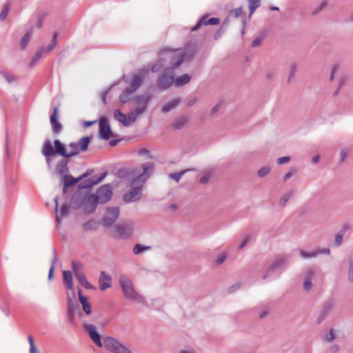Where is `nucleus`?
I'll list each match as a JSON object with an SVG mask.
<instances>
[{
  "instance_id": "1",
  "label": "nucleus",
  "mask_w": 353,
  "mask_h": 353,
  "mask_svg": "<svg viewBox=\"0 0 353 353\" xmlns=\"http://www.w3.org/2000/svg\"><path fill=\"white\" fill-rule=\"evenodd\" d=\"M159 56L160 57L157 62L151 68L152 72H157L160 70L166 65V62L171 65L172 69H177L184 61L186 53L180 54L178 50L163 49L161 50Z\"/></svg>"
},
{
  "instance_id": "2",
  "label": "nucleus",
  "mask_w": 353,
  "mask_h": 353,
  "mask_svg": "<svg viewBox=\"0 0 353 353\" xmlns=\"http://www.w3.org/2000/svg\"><path fill=\"white\" fill-rule=\"evenodd\" d=\"M154 163L149 162L143 164L140 167H137L132 169L130 173L134 176L137 174L131 181L130 187L132 189L142 190V187L145 183L146 181L151 176L154 170Z\"/></svg>"
},
{
  "instance_id": "3",
  "label": "nucleus",
  "mask_w": 353,
  "mask_h": 353,
  "mask_svg": "<svg viewBox=\"0 0 353 353\" xmlns=\"http://www.w3.org/2000/svg\"><path fill=\"white\" fill-rule=\"evenodd\" d=\"M119 282L125 299L139 303L145 301L143 297L134 290L132 282L128 277L121 275Z\"/></svg>"
},
{
  "instance_id": "4",
  "label": "nucleus",
  "mask_w": 353,
  "mask_h": 353,
  "mask_svg": "<svg viewBox=\"0 0 353 353\" xmlns=\"http://www.w3.org/2000/svg\"><path fill=\"white\" fill-rule=\"evenodd\" d=\"M103 346L111 353H133L130 348L112 336L103 338Z\"/></svg>"
},
{
  "instance_id": "5",
  "label": "nucleus",
  "mask_w": 353,
  "mask_h": 353,
  "mask_svg": "<svg viewBox=\"0 0 353 353\" xmlns=\"http://www.w3.org/2000/svg\"><path fill=\"white\" fill-rule=\"evenodd\" d=\"M172 67L165 68L163 72L159 77L157 86L161 90H165L175 83Z\"/></svg>"
},
{
  "instance_id": "6",
  "label": "nucleus",
  "mask_w": 353,
  "mask_h": 353,
  "mask_svg": "<svg viewBox=\"0 0 353 353\" xmlns=\"http://www.w3.org/2000/svg\"><path fill=\"white\" fill-rule=\"evenodd\" d=\"M91 137L86 136L81 138L78 142H71L68 145L70 150L68 152V158L77 156L80 152H85L88 150L90 143Z\"/></svg>"
},
{
  "instance_id": "7",
  "label": "nucleus",
  "mask_w": 353,
  "mask_h": 353,
  "mask_svg": "<svg viewBox=\"0 0 353 353\" xmlns=\"http://www.w3.org/2000/svg\"><path fill=\"white\" fill-rule=\"evenodd\" d=\"M77 315L80 319L84 316L77 303H74L70 297L67 299V319L70 324L74 323V317Z\"/></svg>"
},
{
  "instance_id": "8",
  "label": "nucleus",
  "mask_w": 353,
  "mask_h": 353,
  "mask_svg": "<svg viewBox=\"0 0 353 353\" xmlns=\"http://www.w3.org/2000/svg\"><path fill=\"white\" fill-rule=\"evenodd\" d=\"M114 230L117 233L116 238L128 239L133 234L134 226L132 223H123L116 225L114 227Z\"/></svg>"
},
{
  "instance_id": "9",
  "label": "nucleus",
  "mask_w": 353,
  "mask_h": 353,
  "mask_svg": "<svg viewBox=\"0 0 353 353\" xmlns=\"http://www.w3.org/2000/svg\"><path fill=\"white\" fill-rule=\"evenodd\" d=\"M100 204H104L108 202L112 196V188L110 184H105L100 186L94 195Z\"/></svg>"
},
{
  "instance_id": "10",
  "label": "nucleus",
  "mask_w": 353,
  "mask_h": 353,
  "mask_svg": "<svg viewBox=\"0 0 353 353\" xmlns=\"http://www.w3.org/2000/svg\"><path fill=\"white\" fill-rule=\"evenodd\" d=\"M288 260V256L285 254H281L277 256L270 265V267L267 269L265 275L263 276V279H265L268 276L273 274L277 270L284 267Z\"/></svg>"
},
{
  "instance_id": "11",
  "label": "nucleus",
  "mask_w": 353,
  "mask_h": 353,
  "mask_svg": "<svg viewBox=\"0 0 353 353\" xmlns=\"http://www.w3.org/2000/svg\"><path fill=\"white\" fill-rule=\"evenodd\" d=\"M119 216V207L108 208L106 211V215L103 218L101 223L105 228H110L117 220Z\"/></svg>"
},
{
  "instance_id": "12",
  "label": "nucleus",
  "mask_w": 353,
  "mask_h": 353,
  "mask_svg": "<svg viewBox=\"0 0 353 353\" xmlns=\"http://www.w3.org/2000/svg\"><path fill=\"white\" fill-rule=\"evenodd\" d=\"M152 94L150 92H145L135 97L134 98V101L139 106L137 108V112L139 113H144L146 111L148 103L152 100Z\"/></svg>"
},
{
  "instance_id": "13",
  "label": "nucleus",
  "mask_w": 353,
  "mask_h": 353,
  "mask_svg": "<svg viewBox=\"0 0 353 353\" xmlns=\"http://www.w3.org/2000/svg\"><path fill=\"white\" fill-rule=\"evenodd\" d=\"M99 133L101 139L108 140L113 136L110 124L106 117H101L99 120Z\"/></svg>"
},
{
  "instance_id": "14",
  "label": "nucleus",
  "mask_w": 353,
  "mask_h": 353,
  "mask_svg": "<svg viewBox=\"0 0 353 353\" xmlns=\"http://www.w3.org/2000/svg\"><path fill=\"white\" fill-rule=\"evenodd\" d=\"M83 328L89 335L92 341L99 347H103V341L101 339L100 334L97 330V327L92 324L83 323Z\"/></svg>"
},
{
  "instance_id": "15",
  "label": "nucleus",
  "mask_w": 353,
  "mask_h": 353,
  "mask_svg": "<svg viewBox=\"0 0 353 353\" xmlns=\"http://www.w3.org/2000/svg\"><path fill=\"white\" fill-rule=\"evenodd\" d=\"M108 172H104L101 173L100 175H94L91 176L90 178L81 182L79 184V188L81 189L89 188L94 185H97L101 182L107 176Z\"/></svg>"
},
{
  "instance_id": "16",
  "label": "nucleus",
  "mask_w": 353,
  "mask_h": 353,
  "mask_svg": "<svg viewBox=\"0 0 353 353\" xmlns=\"http://www.w3.org/2000/svg\"><path fill=\"white\" fill-rule=\"evenodd\" d=\"M100 204L94 195H89L84 198L83 208L87 214H93L96 211L97 205Z\"/></svg>"
},
{
  "instance_id": "17",
  "label": "nucleus",
  "mask_w": 353,
  "mask_h": 353,
  "mask_svg": "<svg viewBox=\"0 0 353 353\" xmlns=\"http://www.w3.org/2000/svg\"><path fill=\"white\" fill-rule=\"evenodd\" d=\"M42 154L45 156L48 168L51 167V157L56 154V152L50 141H46L43 145Z\"/></svg>"
},
{
  "instance_id": "18",
  "label": "nucleus",
  "mask_w": 353,
  "mask_h": 353,
  "mask_svg": "<svg viewBox=\"0 0 353 353\" xmlns=\"http://www.w3.org/2000/svg\"><path fill=\"white\" fill-rule=\"evenodd\" d=\"M58 108L54 107L52 114L50 118L53 134H59L63 129L62 125L58 121Z\"/></svg>"
},
{
  "instance_id": "19",
  "label": "nucleus",
  "mask_w": 353,
  "mask_h": 353,
  "mask_svg": "<svg viewBox=\"0 0 353 353\" xmlns=\"http://www.w3.org/2000/svg\"><path fill=\"white\" fill-rule=\"evenodd\" d=\"M142 196V190L132 189L123 196V199L126 203L134 202L139 201Z\"/></svg>"
},
{
  "instance_id": "20",
  "label": "nucleus",
  "mask_w": 353,
  "mask_h": 353,
  "mask_svg": "<svg viewBox=\"0 0 353 353\" xmlns=\"http://www.w3.org/2000/svg\"><path fill=\"white\" fill-rule=\"evenodd\" d=\"M220 19L216 17H212L207 20V16H203L196 23V24L191 28V31L196 30L201 25H218Z\"/></svg>"
},
{
  "instance_id": "21",
  "label": "nucleus",
  "mask_w": 353,
  "mask_h": 353,
  "mask_svg": "<svg viewBox=\"0 0 353 353\" xmlns=\"http://www.w3.org/2000/svg\"><path fill=\"white\" fill-rule=\"evenodd\" d=\"M112 278L110 275L105 274V272L102 271L100 273L99 283V288L102 291H105L106 289L111 287Z\"/></svg>"
},
{
  "instance_id": "22",
  "label": "nucleus",
  "mask_w": 353,
  "mask_h": 353,
  "mask_svg": "<svg viewBox=\"0 0 353 353\" xmlns=\"http://www.w3.org/2000/svg\"><path fill=\"white\" fill-rule=\"evenodd\" d=\"M333 307V301L331 300L327 301L321 310V312L317 318V323H321L325 317L329 314Z\"/></svg>"
},
{
  "instance_id": "23",
  "label": "nucleus",
  "mask_w": 353,
  "mask_h": 353,
  "mask_svg": "<svg viewBox=\"0 0 353 353\" xmlns=\"http://www.w3.org/2000/svg\"><path fill=\"white\" fill-rule=\"evenodd\" d=\"M78 296L80 303L82 305V308L85 314L89 315L92 312V305L91 303L88 301V298L84 296L81 294V290H79Z\"/></svg>"
},
{
  "instance_id": "24",
  "label": "nucleus",
  "mask_w": 353,
  "mask_h": 353,
  "mask_svg": "<svg viewBox=\"0 0 353 353\" xmlns=\"http://www.w3.org/2000/svg\"><path fill=\"white\" fill-rule=\"evenodd\" d=\"M70 162L69 158H64L61 160L56 165L55 170L57 174L64 176L68 172V165Z\"/></svg>"
},
{
  "instance_id": "25",
  "label": "nucleus",
  "mask_w": 353,
  "mask_h": 353,
  "mask_svg": "<svg viewBox=\"0 0 353 353\" xmlns=\"http://www.w3.org/2000/svg\"><path fill=\"white\" fill-rule=\"evenodd\" d=\"M84 202V197L80 193H74L70 198V205L73 209L79 208Z\"/></svg>"
},
{
  "instance_id": "26",
  "label": "nucleus",
  "mask_w": 353,
  "mask_h": 353,
  "mask_svg": "<svg viewBox=\"0 0 353 353\" xmlns=\"http://www.w3.org/2000/svg\"><path fill=\"white\" fill-rule=\"evenodd\" d=\"M54 150L56 154L64 158H68V152L66 150L65 146L59 139L54 141Z\"/></svg>"
},
{
  "instance_id": "27",
  "label": "nucleus",
  "mask_w": 353,
  "mask_h": 353,
  "mask_svg": "<svg viewBox=\"0 0 353 353\" xmlns=\"http://www.w3.org/2000/svg\"><path fill=\"white\" fill-rule=\"evenodd\" d=\"M127 83L130 85V89L132 91H137L141 85H142V79L139 75L133 74L131 79L130 81L125 80Z\"/></svg>"
},
{
  "instance_id": "28",
  "label": "nucleus",
  "mask_w": 353,
  "mask_h": 353,
  "mask_svg": "<svg viewBox=\"0 0 353 353\" xmlns=\"http://www.w3.org/2000/svg\"><path fill=\"white\" fill-rule=\"evenodd\" d=\"M114 118L117 121L121 123L125 126H129V121L127 119V116L123 114L120 110L117 109L114 112Z\"/></svg>"
},
{
  "instance_id": "29",
  "label": "nucleus",
  "mask_w": 353,
  "mask_h": 353,
  "mask_svg": "<svg viewBox=\"0 0 353 353\" xmlns=\"http://www.w3.org/2000/svg\"><path fill=\"white\" fill-rule=\"evenodd\" d=\"M134 92L132 89L125 88L119 96V101L121 103L125 104L132 99V94Z\"/></svg>"
},
{
  "instance_id": "30",
  "label": "nucleus",
  "mask_w": 353,
  "mask_h": 353,
  "mask_svg": "<svg viewBox=\"0 0 353 353\" xmlns=\"http://www.w3.org/2000/svg\"><path fill=\"white\" fill-rule=\"evenodd\" d=\"M99 223L96 220L92 219L85 222L82 228L85 231H94L98 229Z\"/></svg>"
},
{
  "instance_id": "31",
  "label": "nucleus",
  "mask_w": 353,
  "mask_h": 353,
  "mask_svg": "<svg viewBox=\"0 0 353 353\" xmlns=\"http://www.w3.org/2000/svg\"><path fill=\"white\" fill-rule=\"evenodd\" d=\"M63 279L66 284L67 288L71 290L73 288L72 272L70 270H64L63 272Z\"/></svg>"
},
{
  "instance_id": "32",
  "label": "nucleus",
  "mask_w": 353,
  "mask_h": 353,
  "mask_svg": "<svg viewBox=\"0 0 353 353\" xmlns=\"http://www.w3.org/2000/svg\"><path fill=\"white\" fill-rule=\"evenodd\" d=\"M76 279L79 283L85 289H92V285L88 281L84 272L79 273L78 275L75 276Z\"/></svg>"
},
{
  "instance_id": "33",
  "label": "nucleus",
  "mask_w": 353,
  "mask_h": 353,
  "mask_svg": "<svg viewBox=\"0 0 353 353\" xmlns=\"http://www.w3.org/2000/svg\"><path fill=\"white\" fill-rule=\"evenodd\" d=\"M187 121L188 118L186 117H181L174 120L172 124V127L174 130H181L184 127Z\"/></svg>"
},
{
  "instance_id": "34",
  "label": "nucleus",
  "mask_w": 353,
  "mask_h": 353,
  "mask_svg": "<svg viewBox=\"0 0 353 353\" xmlns=\"http://www.w3.org/2000/svg\"><path fill=\"white\" fill-rule=\"evenodd\" d=\"M63 179L64 181L65 187L72 186L80 181V179H79V177L74 178L70 174H65L63 177Z\"/></svg>"
},
{
  "instance_id": "35",
  "label": "nucleus",
  "mask_w": 353,
  "mask_h": 353,
  "mask_svg": "<svg viewBox=\"0 0 353 353\" xmlns=\"http://www.w3.org/2000/svg\"><path fill=\"white\" fill-rule=\"evenodd\" d=\"M32 34V29L30 28L29 30H27L26 33L23 36L22 39L21 40V42H20L21 48L22 50H24L27 47L28 42L30 39Z\"/></svg>"
},
{
  "instance_id": "36",
  "label": "nucleus",
  "mask_w": 353,
  "mask_h": 353,
  "mask_svg": "<svg viewBox=\"0 0 353 353\" xmlns=\"http://www.w3.org/2000/svg\"><path fill=\"white\" fill-rule=\"evenodd\" d=\"M261 0H248L250 10L249 17L253 14L255 10L261 6Z\"/></svg>"
},
{
  "instance_id": "37",
  "label": "nucleus",
  "mask_w": 353,
  "mask_h": 353,
  "mask_svg": "<svg viewBox=\"0 0 353 353\" xmlns=\"http://www.w3.org/2000/svg\"><path fill=\"white\" fill-rule=\"evenodd\" d=\"M179 103H180V99H175L172 100L171 102H170L169 103L164 105L162 108L161 111L163 113H167V112H170V110H172V109L175 108L179 104Z\"/></svg>"
},
{
  "instance_id": "38",
  "label": "nucleus",
  "mask_w": 353,
  "mask_h": 353,
  "mask_svg": "<svg viewBox=\"0 0 353 353\" xmlns=\"http://www.w3.org/2000/svg\"><path fill=\"white\" fill-rule=\"evenodd\" d=\"M191 78L188 74H183L175 79V85L182 86L190 81Z\"/></svg>"
},
{
  "instance_id": "39",
  "label": "nucleus",
  "mask_w": 353,
  "mask_h": 353,
  "mask_svg": "<svg viewBox=\"0 0 353 353\" xmlns=\"http://www.w3.org/2000/svg\"><path fill=\"white\" fill-rule=\"evenodd\" d=\"M72 268L74 274V276L78 275L79 273H83V265L77 261H72Z\"/></svg>"
},
{
  "instance_id": "40",
  "label": "nucleus",
  "mask_w": 353,
  "mask_h": 353,
  "mask_svg": "<svg viewBox=\"0 0 353 353\" xmlns=\"http://www.w3.org/2000/svg\"><path fill=\"white\" fill-rule=\"evenodd\" d=\"M44 50L41 47L40 48L37 52L35 53V54L33 56V57L31 59V61L30 63V67L32 68L41 58L42 53L43 52Z\"/></svg>"
},
{
  "instance_id": "41",
  "label": "nucleus",
  "mask_w": 353,
  "mask_h": 353,
  "mask_svg": "<svg viewBox=\"0 0 353 353\" xmlns=\"http://www.w3.org/2000/svg\"><path fill=\"white\" fill-rule=\"evenodd\" d=\"M151 248L150 246H144L141 244L137 243L133 248V253L134 254H140L147 250H149Z\"/></svg>"
},
{
  "instance_id": "42",
  "label": "nucleus",
  "mask_w": 353,
  "mask_h": 353,
  "mask_svg": "<svg viewBox=\"0 0 353 353\" xmlns=\"http://www.w3.org/2000/svg\"><path fill=\"white\" fill-rule=\"evenodd\" d=\"M53 254H54V256L52 259V261H51V266H50V268L49 270V272H48V279H52V276H53V274H54V266H55V263L57 261V254H56V250L54 249L53 250Z\"/></svg>"
},
{
  "instance_id": "43",
  "label": "nucleus",
  "mask_w": 353,
  "mask_h": 353,
  "mask_svg": "<svg viewBox=\"0 0 353 353\" xmlns=\"http://www.w3.org/2000/svg\"><path fill=\"white\" fill-rule=\"evenodd\" d=\"M298 67L296 63H292L290 65V74L287 81L288 83H290L292 80L294 78V75L297 72Z\"/></svg>"
},
{
  "instance_id": "44",
  "label": "nucleus",
  "mask_w": 353,
  "mask_h": 353,
  "mask_svg": "<svg viewBox=\"0 0 353 353\" xmlns=\"http://www.w3.org/2000/svg\"><path fill=\"white\" fill-rule=\"evenodd\" d=\"M57 37H58L57 32H54L53 34L52 39L50 43L48 46L47 48L46 49V52H51L56 47V46L57 44Z\"/></svg>"
},
{
  "instance_id": "45",
  "label": "nucleus",
  "mask_w": 353,
  "mask_h": 353,
  "mask_svg": "<svg viewBox=\"0 0 353 353\" xmlns=\"http://www.w3.org/2000/svg\"><path fill=\"white\" fill-rule=\"evenodd\" d=\"M190 170H185L181 172H172L169 174V177L173 180H174L176 182H179V180L181 179L183 175Z\"/></svg>"
},
{
  "instance_id": "46",
  "label": "nucleus",
  "mask_w": 353,
  "mask_h": 353,
  "mask_svg": "<svg viewBox=\"0 0 353 353\" xmlns=\"http://www.w3.org/2000/svg\"><path fill=\"white\" fill-rule=\"evenodd\" d=\"M143 113H139L137 112V109L134 111H132L130 112L128 115V117H127V119L128 121H129V125H130L131 123H134L135 122L137 117L139 115H141Z\"/></svg>"
},
{
  "instance_id": "47",
  "label": "nucleus",
  "mask_w": 353,
  "mask_h": 353,
  "mask_svg": "<svg viewBox=\"0 0 353 353\" xmlns=\"http://www.w3.org/2000/svg\"><path fill=\"white\" fill-rule=\"evenodd\" d=\"M271 170V168L270 166H264L259 170L258 175L259 177L263 178L268 175Z\"/></svg>"
},
{
  "instance_id": "48",
  "label": "nucleus",
  "mask_w": 353,
  "mask_h": 353,
  "mask_svg": "<svg viewBox=\"0 0 353 353\" xmlns=\"http://www.w3.org/2000/svg\"><path fill=\"white\" fill-rule=\"evenodd\" d=\"M299 253L300 255L305 259L315 257L318 255V253H316L315 251L307 252L303 250H300Z\"/></svg>"
},
{
  "instance_id": "49",
  "label": "nucleus",
  "mask_w": 353,
  "mask_h": 353,
  "mask_svg": "<svg viewBox=\"0 0 353 353\" xmlns=\"http://www.w3.org/2000/svg\"><path fill=\"white\" fill-rule=\"evenodd\" d=\"M243 13V7H239L236 9L232 10L229 12V16H233L235 18L239 17Z\"/></svg>"
},
{
  "instance_id": "50",
  "label": "nucleus",
  "mask_w": 353,
  "mask_h": 353,
  "mask_svg": "<svg viewBox=\"0 0 353 353\" xmlns=\"http://www.w3.org/2000/svg\"><path fill=\"white\" fill-rule=\"evenodd\" d=\"M0 74L4 77L6 80L8 81V83H11L15 81H17V78L11 74H9L6 72H4L3 71H0Z\"/></svg>"
},
{
  "instance_id": "51",
  "label": "nucleus",
  "mask_w": 353,
  "mask_h": 353,
  "mask_svg": "<svg viewBox=\"0 0 353 353\" xmlns=\"http://www.w3.org/2000/svg\"><path fill=\"white\" fill-rule=\"evenodd\" d=\"M292 193L290 192H286L280 199L279 203L281 205H285L288 200L290 199Z\"/></svg>"
},
{
  "instance_id": "52",
  "label": "nucleus",
  "mask_w": 353,
  "mask_h": 353,
  "mask_svg": "<svg viewBox=\"0 0 353 353\" xmlns=\"http://www.w3.org/2000/svg\"><path fill=\"white\" fill-rule=\"evenodd\" d=\"M327 6V2L325 1H322L312 12V15H316L319 14L323 8Z\"/></svg>"
},
{
  "instance_id": "53",
  "label": "nucleus",
  "mask_w": 353,
  "mask_h": 353,
  "mask_svg": "<svg viewBox=\"0 0 353 353\" xmlns=\"http://www.w3.org/2000/svg\"><path fill=\"white\" fill-rule=\"evenodd\" d=\"M8 11H9V6L8 3H6L4 5L3 8L0 14V19L1 20L6 19V18L8 16Z\"/></svg>"
},
{
  "instance_id": "54",
  "label": "nucleus",
  "mask_w": 353,
  "mask_h": 353,
  "mask_svg": "<svg viewBox=\"0 0 353 353\" xmlns=\"http://www.w3.org/2000/svg\"><path fill=\"white\" fill-rule=\"evenodd\" d=\"M348 279L353 283V259L350 260L349 263Z\"/></svg>"
},
{
  "instance_id": "55",
  "label": "nucleus",
  "mask_w": 353,
  "mask_h": 353,
  "mask_svg": "<svg viewBox=\"0 0 353 353\" xmlns=\"http://www.w3.org/2000/svg\"><path fill=\"white\" fill-rule=\"evenodd\" d=\"M343 234H341V233L336 234V235L335 236V239H334L335 246L339 247V245H341L343 242Z\"/></svg>"
},
{
  "instance_id": "56",
  "label": "nucleus",
  "mask_w": 353,
  "mask_h": 353,
  "mask_svg": "<svg viewBox=\"0 0 353 353\" xmlns=\"http://www.w3.org/2000/svg\"><path fill=\"white\" fill-rule=\"evenodd\" d=\"M250 240H251V235L250 234L247 235L244 238V239L242 241L241 244L239 245V249L242 250L243 248H244L245 247V245L250 241Z\"/></svg>"
},
{
  "instance_id": "57",
  "label": "nucleus",
  "mask_w": 353,
  "mask_h": 353,
  "mask_svg": "<svg viewBox=\"0 0 353 353\" xmlns=\"http://www.w3.org/2000/svg\"><path fill=\"white\" fill-rule=\"evenodd\" d=\"M68 213V207L66 204H63L61 207L60 214L59 215V218L65 216Z\"/></svg>"
},
{
  "instance_id": "58",
  "label": "nucleus",
  "mask_w": 353,
  "mask_h": 353,
  "mask_svg": "<svg viewBox=\"0 0 353 353\" xmlns=\"http://www.w3.org/2000/svg\"><path fill=\"white\" fill-rule=\"evenodd\" d=\"M225 32V28H223V27H220L219 30L214 33V39L215 40H217L221 37V36Z\"/></svg>"
},
{
  "instance_id": "59",
  "label": "nucleus",
  "mask_w": 353,
  "mask_h": 353,
  "mask_svg": "<svg viewBox=\"0 0 353 353\" xmlns=\"http://www.w3.org/2000/svg\"><path fill=\"white\" fill-rule=\"evenodd\" d=\"M45 15L41 14L38 17L36 26L38 28H41L44 22Z\"/></svg>"
},
{
  "instance_id": "60",
  "label": "nucleus",
  "mask_w": 353,
  "mask_h": 353,
  "mask_svg": "<svg viewBox=\"0 0 353 353\" xmlns=\"http://www.w3.org/2000/svg\"><path fill=\"white\" fill-rule=\"evenodd\" d=\"M290 160V158L289 157H282L277 159L276 163L278 165H282L288 163Z\"/></svg>"
},
{
  "instance_id": "61",
  "label": "nucleus",
  "mask_w": 353,
  "mask_h": 353,
  "mask_svg": "<svg viewBox=\"0 0 353 353\" xmlns=\"http://www.w3.org/2000/svg\"><path fill=\"white\" fill-rule=\"evenodd\" d=\"M109 92H110V88L103 90L101 92V101L103 104L106 103V97H107V95L109 94Z\"/></svg>"
},
{
  "instance_id": "62",
  "label": "nucleus",
  "mask_w": 353,
  "mask_h": 353,
  "mask_svg": "<svg viewBox=\"0 0 353 353\" xmlns=\"http://www.w3.org/2000/svg\"><path fill=\"white\" fill-rule=\"evenodd\" d=\"M335 337L336 334L332 329H331L330 332L325 335V339L328 341H332Z\"/></svg>"
},
{
  "instance_id": "63",
  "label": "nucleus",
  "mask_w": 353,
  "mask_h": 353,
  "mask_svg": "<svg viewBox=\"0 0 353 353\" xmlns=\"http://www.w3.org/2000/svg\"><path fill=\"white\" fill-rule=\"evenodd\" d=\"M303 287H304L305 290L309 291L312 287V283L311 280L305 279L304 281V283H303Z\"/></svg>"
},
{
  "instance_id": "64",
  "label": "nucleus",
  "mask_w": 353,
  "mask_h": 353,
  "mask_svg": "<svg viewBox=\"0 0 353 353\" xmlns=\"http://www.w3.org/2000/svg\"><path fill=\"white\" fill-rule=\"evenodd\" d=\"M226 259V255L224 254H221L215 261L216 265H221Z\"/></svg>"
}]
</instances>
